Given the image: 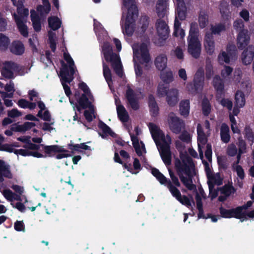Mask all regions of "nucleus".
<instances>
[{"label": "nucleus", "instance_id": "62", "mask_svg": "<svg viewBox=\"0 0 254 254\" xmlns=\"http://www.w3.org/2000/svg\"><path fill=\"white\" fill-rule=\"evenodd\" d=\"M14 150L15 149L11 147V145L9 144H2L0 145V151H6L9 153H14Z\"/></svg>", "mask_w": 254, "mask_h": 254}, {"label": "nucleus", "instance_id": "29", "mask_svg": "<svg viewBox=\"0 0 254 254\" xmlns=\"http://www.w3.org/2000/svg\"><path fill=\"white\" fill-rule=\"evenodd\" d=\"M117 111L118 117L121 122L125 123L128 121L129 116L123 105H120L118 106Z\"/></svg>", "mask_w": 254, "mask_h": 254}, {"label": "nucleus", "instance_id": "34", "mask_svg": "<svg viewBox=\"0 0 254 254\" xmlns=\"http://www.w3.org/2000/svg\"><path fill=\"white\" fill-rule=\"evenodd\" d=\"M179 107L180 114L184 117H187L190 112V101L189 100L182 101Z\"/></svg>", "mask_w": 254, "mask_h": 254}, {"label": "nucleus", "instance_id": "4", "mask_svg": "<svg viewBox=\"0 0 254 254\" xmlns=\"http://www.w3.org/2000/svg\"><path fill=\"white\" fill-rule=\"evenodd\" d=\"M204 75L203 72L197 71L194 75L192 82H189L186 88L189 94L195 95L201 92L204 84Z\"/></svg>", "mask_w": 254, "mask_h": 254}, {"label": "nucleus", "instance_id": "64", "mask_svg": "<svg viewBox=\"0 0 254 254\" xmlns=\"http://www.w3.org/2000/svg\"><path fill=\"white\" fill-rule=\"evenodd\" d=\"M14 229L16 231H24L25 225L22 221H16L14 224Z\"/></svg>", "mask_w": 254, "mask_h": 254}, {"label": "nucleus", "instance_id": "2", "mask_svg": "<svg viewBox=\"0 0 254 254\" xmlns=\"http://www.w3.org/2000/svg\"><path fill=\"white\" fill-rule=\"evenodd\" d=\"M133 0H123V4L127 7V13L123 32L128 36L132 35L134 31V23L138 16L137 6L133 3Z\"/></svg>", "mask_w": 254, "mask_h": 254}, {"label": "nucleus", "instance_id": "35", "mask_svg": "<svg viewBox=\"0 0 254 254\" xmlns=\"http://www.w3.org/2000/svg\"><path fill=\"white\" fill-rule=\"evenodd\" d=\"M49 26L53 30L59 29L61 25V21L57 16H50L48 19Z\"/></svg>", "mask_w": 254, "mask_h": 254}, {"label": "nucleus", "instance_id": "54", "mask_svg": "<svg viewBox=\"0 0 254 254\" xmlns=\"http://www.w3.org/2000/svg\"><path fill=\"white\" fill-rule=\"evenodd\" d=\"M177 200H178L183 205L187 206L188 208L191 207V201L186 195H181L180 198H179Z\"/></svg>", "mask_w": 254, "mask_h": 254}, {"label": "nucleus", "instance_id": "12", "mask_svg": "<svg viewBox=\"0 0 254 254\" xmlns=\"http://www.w3.org/2000/svg\"><path fill=\"white\" fill-rule=\"evenodd\" d=\"M219 209L220 216L223 218H231L233 217L241 220H242L237 207L230 209H226L221 206Z\"/></svg>", "mask_w": 254, "mask_h": 254}, {"label": "nucleus", "instance_id": "32", "mask_svg": "<svg viewBox=\"0 0 254 254\" xmlns=\"http://www.w3.org/2000/svg\"><path fill=\"white\" fill-rule=\"evenodd\" d=\"M98 127L100 129H102L103 133L105 135H109L112 137H117V134L113 131L111 128L102 121L99 122Z\"/></svg>", "mask_w": 254, "mask_h": 254}, {"label": "nucleus", "instance_id": "23", "mask_svg": "<svg viewBox=\"0 0 254 254\" xmlns=\"http://www.w3.org/2000/svg\"><path fill=\"white\" fill-rule=\"evenodd\" d=\"M30 17L34 31L36 32H40L41 30V22L39 15L34 10H32Z\"/></svg>", "mask_w": 254, "mask_h": 254}, {"label": "nucleus", "instance_id": "38", "mask_svg": "<svg viewBox=\"0 0 254 254\" xmlns=\"http://www.w3.org/2000/svg\"><path fill=\"white\" fill-rule=\"evenodd\" d=\"M235 104L239 107H243L245 105V97L244 93L240 90L237 91L235 95Z\"/></svg>", "mask_w": 254, "mask_h": 254}, {"label": "nucleus", "instance_id": "25", "mask_svg": "<svg viewBox=\"0 0 254 254\" xmlns=\"http://www.w3.org/2000/svg\"><path fill=\"white\" fill-rule=\"evenodd\" d=\"M212 85L218 93L221 94L223 93L224 90V84L223 80L221 78L219 75H216L213 77Z\"/></svg>", "mask_w": 254, "mask_h": 254}, {"label": "nucleus", "instance_id": "60", "mask_svg": "<svg viewBox=\"0 0 254 254\" xmlns=\"http://www.w3.org/2000/svg\"><path fill=\"white\" fill-rule=\"evenodd\" d=\"M21 115V113L17 109H12L11 110L8 111L7 112L8 117L11 118L19 117Z\"/></svg>", "mask_w": 254, "mask_h": 254}, {"label": "nucleus", "instance_id": "16", "mask_svg": "<svg viewBox=\"0 0 254 254\" xmlns=\"http://www.w3.org/2000/svg\"><path fill=\"white\" fill-rule=\"evenodd\" d=\"M78 106L76 108L78 111L80 112L81 109H86L89 108L93 111V106L92 103L89 100L86 94H82L77 99Z\"/></svg>", "mask_w": 254, "mask_h": 254}, {"label": "nucleus", "instance_id": "10", "mask_svg": "<svg viewBox=\"0 0 254 254\" xmlns=\"http://www.w3.org/2000/svg\"><path fill=\"white\" fill-rule=\"evenodd\" d=\"M250 36L248 30L239 31L237 38V45L240 50L244 49L250 42Z\"/></svg>", "mask_w": 254, "mask_h": 254}, {"label": "nucleus", "instance_id": "42", "mask_svg": "<svg viewBox=\"0 0 254 254\" xmlns=\"http://www.w3.org/2000/svg\"><path fill=\"white\" fill-rule=\"evenodd\" d=\"M18 4L20 6H18L17 9L18 16L21 17L23 21L26 22V18L29 15V10L26 8L22 7L23 3L21 1H18Z\"/></svg>", "mask_w": 254, "mask_h": 254}, {"label": "nucleus", "instance_id": "3", "mask_svg": "<svg viewBox=\"0 0 254 254\" xmlns=\"http://www.w3.org/2000/svg\"><path fill=\"white\" fill-rule=\"evenodd\" d=\"M102 52L105 60L110 62L112 67L119 77H122L124 73L120 57L113 52L112 47L108 43H105L102 47Z\"/></svg>", "mask_w": 254, "mask_h": 254}, {"label": "nucleus", "instance_id": "18", "mask_svg": "<svg viewBox=\"0 0 254 254\" xmlns=\"http://www.w3.org/2000/svg\"><path fill=\"white\" fill-rule=\"evenodd\" d=\"M254 57V46L249 45L245 49L242 54V61L245 65L250 64Z\"/></svg>", "mask_w": 254, "mask_h": 254}, {"label": "nucleus", "instance_id": "28", "mask_svg": "<svg viewBox=\"0 0 254 254\" xmlns=\"http://www.w3.org/2000/svg\"><path fill=\"white\" fill-rule=\"evenodd\" d=\"M139 50L141 57L140 63L142 64L144 63H149L151 60V58L147 46L144 44L141 45Z\"/></svg>", "mask_w": 254, "mask_h": 254}, {"label": "nucleus", "instance_id": "27", "mask_svg": "<svg viewBox=\"0 0 254 254\" xmlns=\"http://www.w3.org/2000/svg\"><path fill=\"white\" fill-rule=\"evenodd\" d=\"M64 60L69 64V66L67 65V66L68 67L69 74H70L71 76L69 81H72L74 78L73 75L75 73L74 69L73 67V66L74 65V61L69 53H64Z\"/></svg>", "mask_w": 254, "mask_h": 254}, {"label": "nucleus", "instance_id": "44", "mask_svg": "<svg viewBox=\"0 0 254 254\" xmlns=\"http://www.w3.org/2000/svg\"><path fill=\"white\" fill-rule=\"evenodd\" d=\"M161 71L160 78L163 82L169 84L173 81L174 77L172 71Z\"/></svg>", "mask_w": 254, "mask_h": 254}, {"label": "nucleus", "instance_id": "36", "mask_svg": "<svg viewBox=\"0 0 254 254\" xmlns=\"http://www.w3.org/2000/svg\"><path fill=\"white\" fill-rule=\"evenodd\" d=\"M151 173L161 185H166V183L168 181L169 179H167L166 177L156 168H152Z\"/></svg>", "mask_w": 254, "mask_h": 254}, {"label": "nucleus", "instance_id": "51", "mask_svg": "<svg viewBox=\"0 0 254 254\" xmlns=\"http://www.w3.org/2000/svg\"><path fill=\"white\" fill-rule=\"evenodd\" d=\"M169 90L168 86H165L163 84H159L157 88V94L159 96L164 97L168 95Z\"/></svg>", "mask_w": 254, "mask_h": 254}, {"label": "nucleus", "instance_id": "59", "mask_svg": "<svg viewBox=\"0 0 254 254\" xmlns=\"http://www.w3.org/2000/svg\"><path fill=\"white\" fill-rule=\"evenodd\" d=\"M169 173L172 180V184H173L174 186L180 187L181 186V184L179 181L178 177L175 175L173 172H172L171 170H169Z\"/></svg>", "mask_w": 254, "mask_h": 254}, {"label": "nucleus", "instance_id": "63", "mask_svg": "<svg viewBox=\"0 0 254 254\" xmlns=\"http://www.w3.org/2000/svg\"><path fill=\"white\" fill-rule=\"evenodd\" d=\"M198 22L201 28H203L205 27L208 22L207 16L205 14L199 15L198 17Z\"/></svg>", "mask_w": 254, "mask_h": 254}, {"label": "nucleus", "instance_id": "11", "mask_svg": "<svg viewBox=\"0 0 254 254\" xmlns=\"http://www.w3.org/2000/svg\"><path fill=\"white\" fill-rule=\"evenodd\" d=\"M12 178L10 166L4 160L0 159V183L4 182V178L11 179Z\"/></svg>", "mask_w": 254, "mask_h": 254}, {"label": "nucleus", "instance_id": "39", "mask_svg": "<svg viewBox=\"0 0 254 254\" xmlns=\"http://www.w3.org/2000/svg\"><path fill=\"white\" fill-rule=\"evenodd\" d=\"M103 73L106 82L110 86V84L112 83V73L108 65L104 62H103Z\"/></svg>", "mask_w": 254, "mask_h": 254}, {"label": "nucleus", "instance_id": "1", "mask_svg": "<svg viewBox=\"0 0 254 254\" xmlns=\"http://www.w3.org/2000/svg\"><path fill=\"white\" fill-rule=\"evenodd\" d=\"M175 166L178 176L184 185L190 190L196 191V186L192 184L191 169H194L195 165L192 159L189 156L182 158V162L177 159Z\"/></svg>", "mask_w": 254, "mask_h": 254}, {"label": "nucleus", "instance_id": "61", "mask_svg": "<svg viewBox=\"0 0 254 254\" xmlns=\"http://www.w3.org/2000/svg\"><path fill=\"white\" fill-rule=\"evenodd\" d=\"M221 104L224 107H226L228 110L231 111L233 108L232 102L228 99H222Z\"/></svg>", "mask_w": 254, "mask_h": 254}, {"label": "nucleus", "instance_id": "31", "mask_svg": "<svg viewBox=\"0 0 254 254\" xmlns=\"http://www.w3.org/2000/svg\"><path fill=\"white\" fill-rule=\"evenodd\" d=\"M219 190L222 194L228 196L236 192V189L233 186L232 183L224 185L223 187L219 188Z\"/></svg>", "mask_w": 254, "mask_h": 254}, {"label": "nucleus", "instance_id": "7", "mask_svg": "<svg viewBox=\"0 0 254 254\" xmlns=\"http://www.w3.org/2000/svg\"><path fill=\"white\" fill-rule=\"evenodd\" d=\"M125 97L127 104L133 110L137 111L139 109L140 98L129 86H127L125 93Z\"/></svg>", "mask_w": 254, "mask_h": 254}, {"label": "nucleus", "instance_id": "57", "mask_svg": "<svg viewBox=\"0 0 254 254\" xmlns=\"http://www.w3.org/2000/svg\"><path fill=\"white\" fill-rule=\"evenodd\" d=\"M179 138L183 142L189 143L191 140L190 134L186 130L183 131L179 136Z\"/></svg>", "mask_w": 254, "mask_h": 254}, {"label": "nucleus", "instance_id": "19", "mask_svg": "<svg viewBox=\"0 0 254 254\" xmlns=\"http://www.w3.org/2000/svg\"><path fill=\"white\" fill-rule=\"evenodd\" d=\"M204 46L206 53L212 55L215 50V43L212 34L206 33L204 40Z\"/></svg>", "mask_w": 254, "mask_h": 254}, {"label": "nucleus", "instance_id": "30", "mask_svg": "<svg viewBox=\"0 0 254 254\" xmlns=\"http://www.w3.org/2000/svg\"><path fill=\"white\" fill-rule=\"evenodd\" d=\"M176 4L177 5L178 16L181 19L185 18L186 11V3L185 0H176Z\"/></svg>", "mask_w": 254, "mask_h": 254}, {"label": "nucleus", "instance_id": "15", "mask_svg": "<svg viewBox=\"0 0 254 254\" xmlns=\"http://www.w3.org/2000/svg\"><path fill=\"white\" fill-rule=\"evenodd\" d=\"M156 29L160 38L163 40L167 39L169 33V29L165 21L161 19L158 20L156 22Z\"/></svg>", "mask_w": 254, "mask_h": 254}, {"label": "nucleus", "instance_id": "33", "mask_svg": "<svg viewBox=\"0 0 254 254\" xmlns=\"http://www.w3.org/2000/svg\"><path fill=\"white\" fill-rule=\"evenodd\" d=\"M187 7H186V11L185 12V17L184 19H181L178 16V11H177V5H176V11H175V19L174 21V32H173V35L175 37H179L178 30L181 29L180 26H181V23L179 21V19H180V20H185L187 17Z\"/></svg>", "mask_w": 254, "mask_h": 254}, {"label": "nucleus", "instance_id": "14", "mask_svg": "<svg viewBox=\"0 0 254 254\" xmlns=\"http://www.w3.org/2000/svg\"><path fill=\"white\" fill-rule=\"evenodd\" d=\"M43 150L49 157L53 156L56 153L67 152L68 150L64 149L63 146L58 145H45L41 144Z\"/></svg>", "mask_w": 254, "mask_h": 254}, {"label": "nucleus", "instance_id": "46", "mask_svg": "<svg viewBox=\"0 0 254 254\" xmlns=\"http://www.w3.org/2000/svg\"><path fill=\"white\" fill-rule=\"evenodd\" d=\"M198 27L196 22H191L190 26L189 35L188 39H190L192 37L198 38Z\"/></svg>", "mask_w": 254, "mask_h": 254}, {"label": "nucleus", "instance_id": "41", "mask_svg": "<svg viewBox=\"0 0 254 254\" xmlns=\"http://www.w3.org/2000/svg\"><path fill=\"white\" fill-rule=\"evenodd\" d=\"M150 132L152 135V137L154 140L156 142L157 138L160 137L161 130L154 123H150L148 125Z\"/></svg>", "mask_w": 254, "mask_h": 254}, {"label": "nucleus", "instance_id": "9", "mask_svg": "<svg viewBox=\"0 0 254 254\" xmlns=\"http://www.w3.org/2000/svg\"><path fill=\"white\" fill-rule=\"evenodd\" d=\"M19 65L13 62H5L2 71V75L5 78L12 79L14 78V74L12 71H18Z\"/></svg>", "mask_w": 254, "mask_h": 254}, {"label": "nucleus", "instance_id": "55", "mask_svg": "<svg viewBox=\"0 0 254 254\" xmlns=\"http://www.w3.org/2000/svg\"><path fill=\"white\" fill-rule=\"evenodd\" d=\"M233 27L237 31H241L242 30H245L244 23L243 21L241 19L236 20L233 23Z\"/></svg>", "mask_w": 254, "mask_h": 254}, {"label": "nucleus", "instance_id": "58", "mask_svg": "<svg viewBox=\"0 0 254 254\" xmlns=\"http://www.w3.org/2000/svg\"><path fill=\"white\" fill-rule=\"evenodd\" d=\"M237 208L242 218V220H241V222H243L244 220H247V217H246V214L247 212L244 210L248 209V206H247L246 204H245L242 206H238Z\"/></svg>", "mask_w": 254, "mask_h": 254}, {"label": "nucleus", "instance_id": "50", "mask_svg": "<svg viewBox=\"0 0 254 254\" xmlns=\"http://www.w3.org/2000/svg\"><path fill=\"white\" fill-rule=\"evenodd\" d=\"M238 141L237 145L238 146V150L240 153H244L246 152L247 144L246 141L242 138V137H239L238 139Z\"/></svg>", "mask_w": 254, "mask_h": 254}, {"label": "nucleus", "instance_id": "37", "mask_svg": "<svg viewBox=\"0 0 254 254\" xmlns=\"http://www.w3.org/2000/svg\"><path fill=\"white\" fill-rule=\"evenodd\" d=\"M165 186H167L172 195L175 197L177 200L179 199L181 196V193L180 190L177 189L176 186H174L170 180L166 183Z\"/></svg>", "mask_w": 254, "mask_h": 254}, {"label": "nucleus", "instance_id": "6", "mask_svg": "<svg viewBox=\"0 0 254 254\" xmlns=\"http://www.w3.org/2000/svg\"><path fill=\"white\" fill-rule=\"evenodd\" d=\"M62 68L60 72L61 80L64 90L65 95L69 97L71 94V92L69 86L66 84V83H70L71 81H69L71 77L68 70L67 65L64 63L63 61H61Z\"/></svg>", "mask_w": 254, "mask_h": 254}, {"label": "nucleus", "instance_id": "52", "mask_svg": "<svg viewBox=\"0 0 254 254\" xmlns=\"http://www.w3.org/2000/svg\"><path fill=\"white\" fill-rule=\"evenodd\" d=\"M206 176L209 180L215 179V176L213 175L211 170L207 162H203Z\"/></svg>", "mask_w": 254, "mask_h": 254}, {"label": "nucleus", "instance_id": "43", "mask_svg": "<svg viewBox=\"0 0 254 254\" xmlns=\"http://www.w3.org/2000/svg\"><path fill=\"white\" fill-rule=\"evenodd\" d=\"M10 44V39L7 36L0 33V50L6 51Z\"/></svg>", "mask_w": 254, "mask_h": 254}, {"label": "nucleus", "instance_id": "53", "mask_svg": "<svg viewBox=\"0 0 254 254\" xmlns=\"http://www.w3.org/2000/svg\"><path fill=\"white\" fill-rule=\"evenodd\" d=\"M230 55L228 53L223 51L218 56V60L220 62L221 61L224 62L226 64H229L230 61Z\"/></svg>", "mask_w": 254, "mask_h": 254}, {"label": "nucleus", "instance_id": "45", "mask_svg": "<svg viewBox=\"0 0 254 254\" xmlns=\"http://www.w3.org/2000/svg\"><path fill=\"white\" fill-rule=\"evenodd\" d=\"M202 113L205 116H207L211 112V107L209 101L206 98H204L201 103Z\"/></svg>", "mask_w": 254, "mask_h": 254}, {"label": "nucleus", "instance_id": "17", "mask_svg": "<svg viewBox=\"0 0 254 254\" xmlns=\"http://www.w3.org/2000/svg\"><path fill=\"white\" fill-rule=\"evenodd\" d=\"M8 47L10 52L16 56L22 55L25 51L24 44L19 40L13 41Z\"/></svg>", "mask_w": 254, "mask_h": 254}, {"label": "nucleus", "instance_id": "5", "mask_svg": "<svg viewBox=\"0 0 254 254\" xmlns=\"http://www.w3.org/2000/svg\"><path fill=\"white\" fill-rule=\"evenodd\" d=\"M168 122L170 130L174 133L179 134L185 128V122L173 112L168 115Z\"/></svg>", "mask_w": 254, "mask_h": 254}, {"label": "nucleus", "instance_id": "20", "mask_svg": "<svg viewBox=\"0 0 254 254\" xmlns=\"http://www.w3.org/2000/svg\"><path fill=\"white\" fill-rule=\"evenodd\" d=\"M13 18L16 24L17 28L20 34L24 37H27L28 36V27L24 23L25 21H23L21 17L18 16L15 13L13 14Z\"/></svg>", "mask_w": 254, "mask_h": 254}, {"label": "nucleus", "instance_id": "13", "mask_svg": "<svg viewBox=\"0 0 254 254\" xmlns=\"http://www.w3.org/2000/svg\"><path fill=\"white\" fill-rule=\"evenodd\" d=\"M160 149V154L164 163L167 166L170 165L172 161V154L169 145L166 143L163 144Z\"/></svg>", "mask_w": 254, "mask_h": 254}, {"label": "nucleus", "instance_id": "47", "mask_svg": "<svg viewBox=\"0 0 254 254\" xmlns=\"http://www.w3.org/2000/svg\"><path fill=\"white\" fill-rule=\"evenodd\" d=\"M130 137L132 142L133 147H134L136 154L139 156H141L142 153L141 150L138 137L133 134H130Z\"/></svg>", "mask_w": 254, "mask_h": 254}, {"label": "nucleus", "instance_id": "21", "mask_svg": "<svg viewBox=\"0 0 254 254\" xmlns=\"http://www.w3.org/2000/svg\"><path fill=\"white\" fill-rule=\"evenodd\" d=\"M179 101L178 91L176 89H171L166 96V101L171 107H174Z\"/></svg>", "mask_w": 254, "mask_h": 254}, {"label": "nucleus", "instance_id": "56", "mask_svg": "<svg viewBox=\"0 0 254 254\" xmlns=\"http://www.w3.org/2000/svg\"><path fill=\"white\" fill-rule=\"evenodd\" d=\"M233 70L232 67L230 66L225 65L224 68L221 70V75L223 78H226L231 74Z\"/></svg>", "mask_w": 254, "mask_h": 254}, {"label": "nucleus", "instance_id": "24", "mask_svg": "<svg viewBox=\"0 0 254 254\" xmlns=\"http://www.w3.org/2000/svg\"><path fill=\"white\" fill-rule=\"evenodd\" d=\"M148 99L150 112L152 114L153 116L155 117L157 116L159 113V107L157 103L154 96L151 94L148 95Z\"/></svg>", "mask_w": 254, "mask_h": 254}, {"label": "nucleus", "instance_id": "40", "mask_svg": "<svg viewBox=\"0 0 254 254\" xmlns=\"http://www.w3.org/2000/svg\"><path fill=\"white\" fill-rule=\"evenodd\" d=\"M244 137L248 142L252 145L254 142V133L252 129L249 126H246L244 128Z\"/></svg>", "mask_w": 254, "mask_h": 254}, {"label": "nucleus", "instance_id": "26", "mask_svg": "<svg viewBox=\"0 0 254 254\" xmlns=\"http://www.w3.org/2000/svg\"><path fill=\"white\" fill-rule=\"evenodd\" d=\"M229 132L228 126L225 123H223L220 128V137L223 142L227 143L230 141L231 137Z\"/></svg>", "mask_w": 254, "mask_h": 254}, {"label": "nucleus", "instance_id": "49", "mask_svg": "<svg viewBox=\"0 0 254 254\" xmlns=\"http://www.w3.org/2000/svg\"><path fill=\"white\" fill-rule=\"evenodd\" d=\"M60 182V187L64 189V187L65 186L66 187L67 189H68V191H67L66 192L68 194H70L69 191L72 190L74 188V185L71 182L70 177H69L68 180L65 181H64L63 179H61Z\"/></svg>", "mask_w": 254, "mask_h": 254}, {"label": "nucleus", "instance_id": "8", "mask_svg": "<svg viewBox=\"0 0 254 254\" xmlns=\"http://www.w3.org/2000/svg\"><path fill=\"white\" fill-rule=\"evenodd\" d=\"M188 53L194 58L197 59L200 55L201 51V44L198 38L192 37L188 39Z\"/></svg>", "mask_w": 254, "mask_h": 254}, {"label": "nucleus", "instance_id": "48", "mask_svg": "<svg viewBox=\"0 0 254 254\" xmlns=\"http://www.w3.org/2000/svg\"><path fill=\"white\" fill-rule=\"evenodd\" d=\"M211 30L212 32L211 34H212V35L220 34L221 32L226 30V27L224 24L219 23L214 26H212Z\"/></svg>", "mask_w": 254, "mask_h": 254}, {"label": "nucleus", "instance_id": "22", "mask_svg": "<svg viewBox=\"0 0 254 254\" xmlns=\"http://www.w3.org/2000/svg\"><path fill=\"white\" fill-rule=\"evenodd\" d=\"M167 62L166 55L164 54H161L155 58L154 64L158 70L163 71L167 67Z\"/></svg>", "mask_w": 254, "mask_h": 254}]
</instances>
